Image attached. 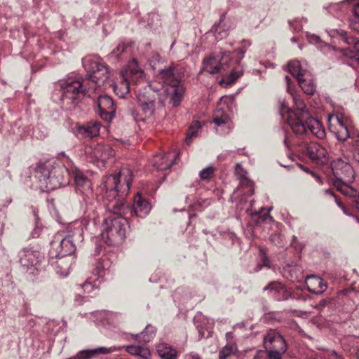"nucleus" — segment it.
<instances>
[{
    "label": "nucleus",
    "instance_id": "59",
    "mask_svg": "<svg viewBox=\"0 0 359 359\" xmlns=\"http://www.w3.org/2000/svg\"><path fill=\"white\" fill-rule=\"evenodd\" d=\"M355 206L359 210V196L355 200Z\"/></svg>",
    "mask_w": 359,
    "mask_h": 359
},
{
    "label": "nucleus",
    "instance_id": "18",
    "mask_svg": "<svg viewBox=\"0 0 359 359\" xmlns=\"http://www.w3.org/2000/svg\"><path fill=\"white\" fill-rule=\"evenodd\" d=\"M115 347H98L94 349H86L79 351L76 355L73 356L75 359H92L98 355H107L115 351Z\"/></svg>",
    "mask_w": 359,
    "mask_h": 359
},
{
    "label": "nucleus",
    "instance_id": "31",
    "mask_svg": "<svg viewBox=\"0 0 359 359\" xmlns=\"http://www.w3.org/2000/svg\"><path fill=\"white\" fill-rule=\"evenodd\" d=\"M298 83L304 93L313 95L316 91V84L312 79L302 77L299 79Z\"/></svg>",
    "mask_w": 359,
    "mask_h": 359
},
{
    "label": "nucleus",
    "instance_id": "27",
    "mask_svg": "<svg viewBox=\"0 0 359 359\" xmlns=\"http://www.w3.org/2000/svg\"><path fill=\"white\" fill-rule=\"evenodd\" d=\"M158 355L163 359H177V352L166 343H160L156 346Z\"/></svg>",
    "mask_w": 359,
    "mask_h": 359
},
{
    "label": "nucleus",
    "instance_id": "12",
    "mask_svg": "<svg viewBox=\"0 0 359 359\" xmlns=\"http://www.w3.org/2000/svg\"><path fill=\"white\" fill-rule=\"evenodd\" d=\"M63 90V99L68 98L75 100L77 95L80 93H84L85 89L83 88L80 80H68L62 82L60 85Z\"/></svg>",
    "mask_w": 359,
    "mask_h": 359
},
{
    "label": "nucleus",
    "instance_id": "36",
    "mask_svg": "<svg viewBox=\"0 0 359 359\" xmlns=\"http://www.w3.org/2000/svg\"><path fill=\"white\" fill-rule=\"evenodd\" d=\"M348 183H342V184H335V187L337 191L342 193L344 195L350 196V197H355L357 195V191L355 189L350 187Z\"/></svg>",
    "mask_w": 359,
    "mask_h": 359
},
{
    "label": "nucleus",
    "instance_id": "2",
    "mask_svg": "<svg viewBox=\"0 0 359 359\" xmlns=\"http://www.w3.org/2000/svg\"><path fill=\"white\" fill-rule=\"evenodd\" d=\"M128 217L123 215L119 217L109 216L102 224V238L109 245H116L121 243L126 237Z\"/></svg>",
    "mask_w": 359,
    "mask_h": 359
},
{
    "label": "nucleus",
    "instance_id": "21",
    "mask_svg": "<svg viewBox=\"0 0 359 359\" xmlns=\"http://www.w3.org/2000/svg\"><path fill=\"white\" fill-rule=\"evenodd\" d=\"M138 106L141 108L145 118H149L155 111L154 99L147 97L144 94L138 93L137 95Z\"/></svg>",
    "mask_w": 359,
    "mask_h": 359
},
{
    "label": "nucleus",
    "instance_id": "17",
    "mask_svg": "<svg viewBox=\"0 0 359 359\" xmlns=\"http://www.w3.org/2000/svg\"><path fill=\"white\" fill-rule=\"evenodd\" d=\"M74 182L76 184V191L86 196L93 193L91 188V182L80 171L74 172Z\"/></svg>",
    "mask_w": 359,
    "mask_h": 359
},
{
    "label": "nucleus",
    "instance_id": "50",
    "mask_svg": "<svg viewBox=\"0 0 359 359\" xmlns=\"http://www.w3.org/2000/svg\"><path fill=\"white\" fill-rule=\"evenodd\" d=\"M297 21H289V24L291 27L293 28V29L295 32H299L302 30V25H296Z\"/></svg>",
    "mask_w": 359,
    "mask_h": 359
},
{
    "label": "nucleus",
    "instance_id": "35",
    "mask_svg": "<svg viewBox=\"0 0 359 359\" xmlns=\"http://www.w3.org/2000/svg\"><path fill=\"white\" fill-rule=\"evenodd\" d=\"M230 118L228 115L224 114L223 111H218L216 114L214 115L212 123H214L217 127H226L229 126Z\"/></svg>",
    "mask_w": 359,
    "mask_h": 359
},
{
    "label": "nucleus",
    "instance_id": "62",
    "mask_svg": "<svg viewBox=\"0 0 359 359\" xmlns=\"http://www.w3.org/2000/svg\"><path fill=\"white\" fill-rule=\"evenodd\" d=\"M325 194H330L332 196H334V192L331 189L325 190Z\"/></svg>",
    "mask_w": 359,
    "mask_h": 359
},
{
    "label": "nucleus",
    "instance_id": "11",
    "mask_svg": "<svg viewBox=\"0 0 359 359\" xmlns=\"http://www.w3.org/2000/svg\"><path fill=\"white\" fill-rule=\"evenodd\" d=\"M264 291L277 301H285L292 296V292L280 282L272 281L264 287Z\"/></svg>",
    "mask_w": 359,
    "mask_h": 359
},
{
    "label": "nucleus",
    "instance_id": "64",
    "mask_svg": "<svg viewBox=\"0 0 359 359\" xmlns=\"http://www.w3.org/2000/svg\"><path fill=\"white\" fill-rule=\"evenodd\" d=\"M225 18V14L223 13L221 16H220V20H219V25L221 24V22L224 20Z\"/></svg>",
    "mask_w": 359,
    "mask_h": 359
},
{
    "label": "nucleus",
    "instance_id": "32",
    "mask_svg": "<svg viewBox=\"0 0 359 359\" xmlns=\"http://www.w3.org/2000/svg\"><path fill=\"white\" fill-rule=\"evenodd\" d=\"M109 76V68L107 65L101 67L100 71H97L95 74L90 76V81L100 85L104 83Z\"/></svg>",
    "mask_w": 359,
    "mask_h": 359
},
{
    "label": "nucleus",
    "instance_id": "16",
    "mask_svg": "<svg viewBox=\"0 0 359 359\" xmlns=\"http://www.w3.org/2000/svg\"><path fill=\"white\" fill-rule=\"evenodd\" d=\"M304 125L306 128L305 131L302 133H297L298 135L308 134L310 133L318 138H323L325 137V133L321 123L319 121L311 117L310 114L308 118H304Z\"/></svg>",
    "mask_w": 359,
    "mask_h": 359
},
{
    "label": "nucleus",
    "instance_id": "41",
    "mask_svg": "<svg viewBox=\"0 0 359 359\" xmlns=\"http://www.w3.org/2000/svg\"><path fill=\"white\" fill-rule=\"evenodd\" d=\"M215 171V168L212 166H208L203 169L199 173L201 180H208L211 177L214 175Z\"/></svg>",
    "mask_w": 359,
    "mask_h": 359
},
{
    "label": "nucleus",
    "instance_id": "51",
    "mask_svg": "<svg viewBox=\"0 0 359 359\" xmlns=\"http://www.w3.org/2000/svg\"><path fill=\"white\" fill-rule=\"evenodd\" d=\"M354 19L353 20L359 22V4H358L353 8Z\"/></svg>",
    "mask_w": 359,
    "mask_h": 359
},
{
    "label": "nucleus",
    "instance_id": "52",
    "mask_svg": "<svg viewBox=\"0 0 359 359\" xmlns=\"http://www.w3.org/2000/svg\"><path fill=\"white\" fill-rule=\"evenodd\" d=\"M184 359H201L200 356L194 353H191L185 355Z\"/></svg>",
    "mask_w": 359,
    "mask_h": 359
},
{
    "label": "nucleus",
    "instance_id": "54",
    "mask_svg": "<svg viewBox=\"0 0 359 359\" xmlns=\"http://www.w3.org/2000/svg\"><path fill=\"white\" fill-rule=\"evenodd\" d=\"M160 58V55L158 53H156L152 56L151 59L150 60V63L151 64L152 62H154L156 61L159 62Z\"/></svg>",
    "mask_w": 359,
    "mask_h": 359
},
{
    "label": "nucleus",
    "instance_id": "42",
    "mask_svg": "<svg viewBox=\"0 0 359 359\" xmlns=\"http://www.w3.org/2000/svg\"><path fill=\"white\" fill-rule=\"evenodd\" d=\"M251 45V43L249 41L244 40L242 41L241 47L238 48V50H236V53H239L241 56L238 57L237 63L238 65H241V60L243 58L244 55L247 50V48Z\"/></svg>",
    "mask_w": 359,
    "mask_h": 359
},
{
    "label": "nucleus",
    "instance_id": "23",
    "mask_svg": "<svg viewBox=\"0 0 359 359\" xmlns=\"http://www.w3.org/2000/svg\"><path fill=\"white\" fill-rule=\"evenodd\" d=\"M125 76L128 79L130 83H137L143 79L144 72L139 69L135 60L129 64L127 69L123 72Z\"/></svg>",
    "mask_w": 359,
    "mask_h": 359
},
{
    "label": "nucleus",
    "instance_id": "13",
    "mask_svg": "<svg viewBox=\"0 0 359 359\" xmlns=\"http://www.w3.org/2000/svg\"><path fill=\"white\" fill-rule=\"evenodd\" d=\"M101 123L97 121H90L83 125H77L76 135L80 138H93L100 134Z\"/></svg>",
    "mask_w": 359,
    "mask_h": 359
},
{
    "label": "nucleus",
    "instance_id": "56",
    "mask_svg": "<svg viewBox=\"0 0 359 359\" xmlns=\"http://www.w3.org/2000/svg\"><path fill=\"white\" fill-rule=\"evenodd\" d=\"M327 303V299H322L320 301L319 304H318V307L319 308H323L326 304Z\"/></svg>",
    "mask_w": 359,
    "mask_h": 359
},
{
    "label": "nucleus",
    "instance_id": "53",
    "mask_svg": "<svg viewBox=\"0 0 359 359\" xmlns=\"http://www.w3.org/2000/svg\"><path fill=\"white\" fill-rule=\"evenodd\" d=\"M131 337L135 341L143 342V338L142 337V333L141 332L139 333V334H131Z\"/></svg>",
    "mask_w": 359,
    "mask_h": 359
},
{
    "label": "nucleus",
    "instance_id": "20",
    "mask_svg": "<svg viewBox=\"0 0 359 359\" xmlns=\"http://www.w3.org/2000/svg\"><path fill=\"white\" fill-rule=\"evenodd\" d=\"M194 323L198 331L201 339L208 338L211 336L212 326L208 325V320L201 313H197L194 318Z\"/></svg>",
    "mask_w": 359,
    "mask_h": 359
},
{
    "label": "nucleus",
    "instance_id": "46",
    "mask_svg": "<svg viewBox=\"0 0 359 359\" xmlns=\"http://www.w3.org/2000/svg\"><path fill=\"white\" fill-rule=\"evenodd\" d=\"M271 240L276 245L282 246L283 245L282 236L279 233L273 234L271 236Z\"/></svg>",
    "mask_w": 359,
    "mask_h": 359
},
{
    "label": "nucleus",
    "instance_id": "25",
    "mask_svg": "<svg viewBox=\"0 0 359 359\" xmlns=\"http://www.w3.org/2000/svg\"><path fill=\"white\" fill-rule=\"evenodd\" d=\"M75 245L70 237H66L60 241V244L57 248V254L56 257H64L72 254L75 251Z\"/></svg>",
    "mask_w": 359,
    "mask_h": 359
},
{
    "label": "nucleus",
    "instance_id": "38",
    "mask_svg": "<svg viewBox=\"0 0 359 359\" xmlns=\"http://www.w3.org/2000/svg\"><path fill=\"white\" fill-rule=\"evenodd\" d=\"M143 342L147 343L152 340L156 333V328L151 325H148L145 329L141 332Z\"/></svg>",
    "mask_w": 359,
    "mask_h": 359
},
{
    "label": "nucleus",
    "instance_id": "5",
    "mask_svg": "<svg viewBox=\"0 0 359 359\" xmlns=\"http://www.w3.org/2000/svg\"><path fill=\"white\" fill-rule=\"evenodd\" d=\"M159 74L163 83L170 86L165 90L168 95H170V102L172 103V106L178 107L180 105L179 73L175 68L170 67L166 69H161Z\"/></svg>",
    "mask_w": 359,
    "mask_h": 359
},
{
    "label": "nucleus",
    "instance_id": "47",
    "mask_svg": "<svg viewBox=\"0 0 359 359\" xmlns=\"http://www.w3.org/2000/svg\"><path fill=\"white\" fill-rule=\"evenodd\" d=\"M243 74L241 70L233 71L229 76V83H233L238 78L241 77Z\"/></svg>",
    "mask_w": 359,
    "mask_h": 359
},
{
    "label": "nucleus",
    "instance_id": "37",
    "mask_svg": "<svg viewBox=\"0 0 359 359\" xmlns=\"http://www.w3.org/2000/svg\"><path fill=\"white\" fill-rule=\"evenodd\" d=\"M130 51V44L126 42L120 43L117 47L111 53V57H120L124 53H128Z\"/></svg>",
    "mask_w": 359,
    "mask_h": 359
},
{
    "label": "nucleus",
    "instance_id": "26",
    "mask_svg": "<svg viewBox=\"0 0 359 359\" xmlns=\"http://www.w3.org/2000/svg\"><path fill=\"white\" fill-rule=\"evenodd\" d=\"M346 43L348 45L353 46V48L346 50L345 55L359 65V40L355 37L350 36L346 38Z\"/></svg>",
    "mask_w": 359,
    "mask_h": 359
},
{
    "label": "nucleus",
    "instance_id": "10",
    "mask_svg": "<svg viewBox=\"0 0 359 359\" xmlns=\"http://www.w3.org/2000/svg\"><path fill=\"white\" fill-rule=\"evenodd\" d=\"M330 121L334 122V133L339 140L345 141L351 137L350 123L348 119H344L339 115L332 116Z\"/></svg>",
    "mask_w": 359,
    "mask_h": 359
},
{
    "label": "nucleus",
    "instance_id": "28",
    "mask_svg": "<svg viewBox=\"0 0 359 359\" xmlns=\"http://www.w3.org/2000/svg\"><path fill=\"white\" fill-rule=\"evenodd\" d=\"M125 348L128 353L142 359H148L151 355L150 351L146 346L130 345Z\"/></svg>",
    "mask_w": 359,
    "mask_h": 359
},
{
    "label": "nucleus",
    "instance_id": "57",
    "mask_svg": "<svg viewBox=\"0 0 359 359\" xmlns=\"http://www.w3.org/2000/svg\"><path fill=\"white\" fill-rule=\"evenodd\" d=\"M269 258L264 256L262 259V263L264 266H268Z\"/></svg>",
    "mask_w": 359,
    "mask_h": 359
},
{
    "label": "nucleus",
    "instance_id": "55",
    "mask_svg": "<svg viewBox=\"0 0 359 359\" xmlns=\"http://www.w3.org/2000/svg\"><path fill=\"white\" fill-rule=\"evenodd\" d=\"M83 299H84L83 297L79 294V295L76 296L75 301L78 303V305H80L84 301Z\"/></svg>",
    "mask_w": 359,
    "mask_h": 359
},
{
    "label": "nucleus",
    "instance_id": "6",
    "mask_svg": "<svg viewBox=\"0 0 359 359\" xmlns=\"http://www.w3.org/2000/svg\"><path fill=\"white\" fill-rule=\"evenodd\" d=\"M331 169L335 177L333 185L335 184L351 183L355 179V172L350 163L341 158H336L331 162Z\"/></svg>",
    "mask_w": 359,
    "mask_h": 359
},
{
    "label": "nucleus",
    "instance_id": "3",
    "mask_svg": "<svg viewBox=\"0 0 359 359\" xmlns=\"http://www.w3.org/2000/svg\"><path fill=\"white\" fill-rule=\"evenodd\" d=\"M20 265L29 274L36 275L44 271L47 261L43 253L33 248H24L19 252Z\"/></svg>",
    "mask_w": 359,
    "mask_h": 359
},
{
    "label": "nucleus",
    "instance_id": "63",
    "mask_svg": "<svg viewBox=\"0 0 359 359\" xmlns=\"http://www.w3.org/2000/svg\"><path fill=\"white\" fill-rule=\"evenodd\" d=\"M178 210L177 208H173L170 212H169V215H172V214L177 213Z\"/></svg>",
    "mask_w": 359,
    "mask_h": 359
},
{
    "label": "nucleus",
    "instance_id": "7",
    "mask_svg": "<svg viewBox=\"0 0 359 359\" xmlns=\"http://www.w3.org/2000/svg\"><path fill=\"white\" fill-rule=\"evenodd\" d=\"M264 350L278 355L282 358V355L286 352L287 346L286 341L282 335L275 331L269 330L264 337Z\"/></svg>",
    "mask_w": 359,
    "mask_h": 359
},
{
    "label": "nucleus",
    "instance_id": "44",
    "mask_svg": "<svg viewBox=\"0 0 359 359\" xmlns=\"http://www.w3.org/2000/svg\"><path fill=\"white\" fill-rule=\"evenodd\" d=\"M353 155L356 161L359 162V134L353 140Z\"/></svg>",
    "mask_w": 359,
    "mask_h": 359
},
{
    "label": "nucleus",
    "instance_id": "22",
    "mask_svg": "<svg viewBox=\"0 0 359 359\" xmlns=\"http://www.w3.org/2000/svg\"><path fill=\"white\" fill-rule=\"evenodd\" d=\"M220 57L210 56L203 60V71L206 72L210 74L219 73L222 67L220 63Z\"/></svg>",
    "mask_w": 359,
    "mask_h": 359
},
{
    "label": "nucleus",
    "instance_id": "48",
    "mask_svg": "<svg viewBox=\"0 0 359 359\" xmlns=\"http://www.w3.org/2000/svg\"><path fill=\"white\" fill-rule=\"evenodd\" d=\"M287 110H290L285 104V102L283 101L281 102V108L280 113L283 118H285L287 121Z\"/></svg>",
    "mask_w": 359,
    "mask_h": 359
},
{
    "label": "nucleus",
    "instance_id": "45",
    "mask_svg": "<svg viewBox=\"0 0 359 359\" xmlns=\"http://www.w3.org/2000/svg\"><path fill=\"white\" fill-rule=\"evenodd\" d=\"M307 39L310 43L318 46L320 48L322 47L323 42L317 35L307 34Z\"/></svg>",
    "mask_w": 359,
    "mask_h": 359
},
{
    "label": "nucleus",
    "instance_id": "39",
    "mask_svg": "<svg viewBox=\"0 0 359 359\" xmlns=\"http://www.w3.org/2000/svg\"><path fill=\"white\" fill-rule=\"evenodd\" d=\"M237 351L236 345L234 344H226L219 352V359H226L229 355Z\"/></svg>",
    "mask_w": 359,
    "mask_h": 359
},
{
    "label": "nucleus",
    "instance_id": "33",
    "mask_svg": "<svg viewBox=\"0 0 359 359\" xmlns=\"http://www.w3.org/2000/svg\"><path fill=\"white\" fill-rule=\"evenodd\" d=\"M201 128V123L198 121H193L189 127L187 133L185 143L189 146L192 142V139L197 137L198 131Z\"/></svg>",
    "mask_w": 359,
    "mask_h": 359
},
{
    "label": "nucleus",
    "instance_id": "30",
    "mask_svg": "<svg viewBox=\"0 0 359 359\" xmlns=\"http://www.w3.org/2000/svg\"><path fill=\"white\" fill-rule=\"evenodd\" d=\"M288 71L291 74L297 78V80L306 76L307 71L303 69L299 61L292 60L287 64Z\"/></svg>",
    "mask_w": 359,
    "mask_h": 359
},
{
    "label": "nucleus",
    "instance_id": "9",
    "mask_svg": "<svg viewBox=\"0 0 359 359\" xmlns=\"http://www.w3.org/2000/svg\"><path fill=\"white\" fill-rule=\"evenodd\" d=\"M50 170V167L46 164L38 165L35 169V177L38 179L41 184V187L49 189H54L56 185L53 183V176L55 174Z\"/></svg>",
    "mask_w": 359,
    "mask_h": 359
},
{
    "label": "nucleus",
    "instance_id": "19",
    "mask_svg": "<svg viewBox=\"0 0 359 359\" xmlns=\"http://www.w3.org/2000/svg\"><path fill=\"white\" fill-rule=\"evenodd\" d=\"M306 286L308 291L315 294H320L327 289L326 282L323 278L314 275L307 277Z\"/></svg>",
    "mask_w": 359,
    "mask_h": 359
},
{
    "label": "nucleus",
    "instance_id": "29",
    "mask_svg": "<svg viewBox=\"0 0 359 359\" xmlns=\"http://www.w3.org/2000/svg\"><path fill=\"white\" fill-rule=\"evenodd\" d=\"M235 172L236 174L241 178V186L249 187L250 189L249 194L252 195L254 194V190L252 189L253 183L247 177V172L239 164H236Z\"/></svg>",
    "mask_w": 359,
    "mask_h": 359
},
{
    "label": "nucleus",
    "instance_id": "15",
    "mask_svg": "<svg viewBox=\"0 0 359 359\" xmlns=\"http://www.w3.org/2000/svg\"><path fill=\"white\" fill-rule=\"evenodd\" d=\"M305 150L309 158L317 163H324L327 154L325 149L318 143L311 142L305 145Z\"/></svg>",
    "mask_w": 359,
    "mask_h": 359
},
{
    "label": "nucleus",
    "instance_id": "34",
    "mask_svg": "<svg viewBox=\"0 0 359 359\" xmlns=\"http://www.w3.org/2000/svg\"><path fill=\"white\" fill-rule=\"evenodd\" d=\"M122 81L119 84L120 86H114V92L120 97H123L126 94H128L130 91V81L127 77L125 76L123 71L121 72Z\"/></svg>",
    "mask_w": 359,
    "mask_h": 359
},
{
    "label": "nucleus",
    "instance_id": "4",
    "mask_svg": "<svg viewBox=\"0 0 359 359\" xmlns=\"http://www.w3.org/2000/svg\"><path fill=\"white\" fill-rule=\"evenodd\" d=\"M296 111L287 110V124L294 133H302L305 131L304 121L308 118L309 113L306 110L304 100L297 94L292 93Z\"/></svg>",
    "mask_w": 359,
    "mask_h": 359
},
{
    "label": "nucleus",
    "instance_id": "60",
    "mask_svg": "<svg viewBox=\"0 0 359 359\" xmlns=\"http://www.w3.org/2000/svg\"><path fill=\"white\" fill-rule=\"evenodd\" d=\"M83 287L84 288H91L92 287V285H91L90 283L86 282V283L83 284Z\"/></svg>",
    "mask_w": 359,
    "mask_h": 359
},
{
    "label": "nucleus",
    "instance_id": "1",
    "mask_svg": "<svg viewBox=\"0 0 359 359\" xmlns=\"http://www.w3.org/2000/svg\"><path fill=\"white\" fill-rule=\"evenodd\" d=\"M133 181L132 171L128 168L121 169L118 174L109 175L103 180V189L105 190L104 199L107 209L114 215L124 217L135 215L146 217L151 210L150 203L137 193L133 198L132 205L124 203V197L130 191Z\"/></svg>",
    "mask_w": 359,
    "mask_h": 359
},
{
    "label": "nucleus",
    "instance_id": "8",
    "mask_svg": "<svg viewBox=\"0 0 359 359\" xmlns=\"http://www.w3.org/2000/svg\"><path fill=\"white\" fill-rule=\"evenodd\" d=\"M100 116L105 121H111L115 115L116 107L111 97L100 95L97 99Z\"/></svg>",
    "mask_w": 359,
    "mask_h": 359
},
{
    "label": "nucleus",
    "instance_id": "58",
    "mask_svg": "<svg viewBox=\"0 0 359 359\" xmlns=\"http://www.w3.org/2000/svg\"><path fill=\"white\" fill-rule=\"evenodd\" d=\"M334 197L335 198V201H336L337 204L338 205V206L340 207L341 208H343L341 202L339 201V199L335 195L334 196Z\"/></svg>",
    "mask_w": 359,
    "mask_h": 359
},
{
    "label": "nucleus",
    "instance_id": "24",
    "mask_svg": "<svg viewBox=\"0 0 359 359\" xmlns=\"http://www.w3.org/2000/svg\"><path fill=\"white\" fill-rule=\"evenodd\" d=\"M82 63L86 71L88 72V79L90 80L92 74H95L97 71H100L101 67L106 65L91 56L84 57L82 60Z\"/></svg>",
    "mask_w": 359,
    "mask_h": 359
},
{
    "label": "nucleus",
    "instance_id": "40",
    "mask_svg": "<svg viewBox=\"0 0 359 359\" xmlns=\"http://www.w3.org/2000/svg\"><path fill=\"white\" fill-rule=\"evenodd\" d=\"M254 359H282V358L266 350H259L254 356Z\"/></svg>",
    "mask_w": 359,
    "mask_h": 359
},
{
    "label": "nucleus",
    "instance_id": "61",
    "mask_svg": "<svg viewBox=\"0 0 359 359\" xmlns=\"http://www.w3.org/2000/svg\"><path fill=\"white\" fill-rule=\"evenodd\" d=\"M313 177L316 178V180L318 182H319L320 183H322V180H321V178H320V176H318V175H316V174H313Z\"/></svg>",
    "mask_w": 359,
    "mask_h": 359
},
{
    "label": "nucleus",
    "instance_id": "14",
    "mask_svg": "<svg viewBox=\"0 0 359 359\" xmlns=\"http://www.w3.org/2000/svg\"><path fill=\"white\" fill-rule=\"evenodd\" d=\"M178 155V151L156 154L153 158V165L157 170H165L172 166Z\"/></svg>",
    "mask_w": 359,
    "mask_h": 359
},
{
    "label": "nucleus",
    "instance_id": "49",
    "mask_svg": "<svg viewBox=\"0 0 359 359\" xmlns=\"http://www.w3.org/2000/svg\"><path fill=\"white\" fill-rule=\"evenodd\" d=\"M202 208V203L199 201H197L196 202L194 203H190L189 205V208L191 210H201Z\"/></svg>",
    "mask_w": 359,
    "mask_h": 359
},
{
    "label": "nucleus",
    "instance_id": "43",
    "mask_svg": "<svg viewBox=\"0 0 359 359\" xmlns=\"http://www.w3.org/2000/svg\"><path fill=\"white\" fill-rule=\"evenodd\" d=\"M344 2V1H341L340 3H334V4H330L327 7L328 12L332 15H336L339 11H340L341 8V4Z\"/></svg>",
    "mask_w": 359,
    "mask_h": 359
}]
</instances>
